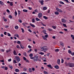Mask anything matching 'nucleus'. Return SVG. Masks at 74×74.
Returning <instances> with one entry per match:
<instances>
[{"mask_svg":"<svg viewBox=\"0 0 74 74\" xmlns=\"http://www.w3.org/2000/svg\"><path fill=\"white\" fill-rule=\"evenodd\" d=\"M18 22H20V23H22V20L21 19L19 20H18Z\"/></svg>","mask_w":74,"mask_h":74,"instance_id":"nucleus-58","label":"nucleus"},{"mask_svg":"<svg viewBox=\"0 0 74 74\" xmlns=\"http://www.w3.org/2000/svg\"><path fill=\"white\" fill-rule=\"evenodd\" d=\"M21 30H22V33H24V32H25V30H24V29H23V28H21Z\"/></svg>","mask_w":74,"mask_h":74,"instance_id":"nucleus-33","label":"nucleus"},{"mask_svg":"<svg viewBox=\"0 0 74 74\" xmlns=\"http://www.w3.org/2000/svg\"><path fill=\"white\" fill-rule=\"evenodd\" d=\"M54 68L56 69H58L59 68V66L58 65H56L54 66Z\"/></svg>","mask_w":74,"mask_h":74,"instance_id":"nucleus-15","label":"nucleus"},{"mask_svg":"<svg viewBox=\"0 0 74 74\" xmlns=\"http://www.w3.org/2000/svg\"><path fill=\"white\" fill-rule=\"evenodd\" d=\"M60 4H64L63 2L62 1H60Z\"/></svg>","mask_w":74,"mask_h":74,"instance_id":"nucleus-36","label":"nucleus"},{"mask_svg":"<svg viewBox=\"0 0 74 74\" xmlns=\"http://www.w3.org/2000/svg\"><path fill=\"white\" fill-rule=\"evenodd\" d=\"M9 18H12V16H11V15H10L9 16Z\"/></svg>","mask_w":74,"mask_h":74,"instance_id":"nucleus-48","label":"nucleus"},{"mask_svg":"<svg viewBox=\"0 0 74 74\" xmlns=\"http://www.w3.org/2000/svg\"><path fill=\"white\" fill-rule=\"evenodd\" d=\"M52 27L54 29H56V26H52Z\"/></svg>","mask_w":74,"mask_h":74,"instance_id":"nucleus-52","label":"nucleus"},{"mask_svg":"<svg viewBox=\"0 0 74 74\" xmlns=\"http://www.w3.org/2000/svg\"><path fill=\"white\" fill-rule=\"evenodd\" d=\"M64 31H65V32H67V29H64Z\"/></svg>","mask_w":74,"mask_h":74,"instance_id":"nucleus-59","label":"nucleus"},{"mask_svg":"<svg viewBox=\"0 0 74 74\" xmlns=\"http://www.w3.org/2000/svg\"><path fill=\"white\" fill-rule=\"evenodd\" d=\"M29 56L30 57H33V54L32 53H31L29 54Z\"/></svg>","mask_w":74,"mask_h":74,"instance_id":"nucleus-41","label":"nucleus"},{"mask_svg":"<svg viewBox=\"0 0 74 74\" xmlns=\"http://www.w3.org/2000/svg\"><path fill=\"white\" fill-rule=\"evenodd\" d=\"M63 25L64 27H67V26H66V25L64 24H63Z\"/></svg>","mask_w":74,"mask_h":74,"instance_id":"nucleus-39","label":"nucleus"},{"mask_svg":"<svg viewBox=\"0 0 74 74\" xmlns=\"http://www.w3.org/2000/svg\"><path fill=\"white\" fill-rule=\"evenodd\" d=\"M32 21L33 23H35V19H34V18H32Z\"/></svg>","mask_w":74,"mask_h":74,"instance_id":"nucleus-28","label":"nucleus"},{"mask_svg":"<svg viewBox=\"0 0 74 74\" xmlns=\"http://www.w3.org/2000/svg\"><path fill=\"white\" fill-rule=\"evenodd\" d=\"M56 10H57V11H58V12H63L62 10L58 8H56Z\"/></svg>","mask_w":74,"mask_h":74,"instance_id":"nucleus-6","label":"nucleus"},{"mask_svg":"<svg viewBox=\"0 0 74 74\" xmlns=\"http://www.w3.org/2000/svg\"><path fill=\"white\" fill-rule=\"evenodd\" d=\"M23 59L24 60H27L26 58L25 57H23Z\"/></svg>","mask_w":74,"mask_h":74,"instance_id":"nucleus-54","label":"nucleus"},{"mask_svg":"<svg viewBox=\"0 0 74 74\" xmlns=\"http://www.w3.org/2000/svg\"><path fill=\"white\" fill-rule=\"evenodd\" d=\"M0 4H1V5H4V3H3V1H0Z\"/></svg>","mask_w":74,"mask_h":74,"instance_id":"nucleus-17","label":"nucleus"},{"mask_svg":"<svg viewBox=\"0 0 74 74\" xmlns=\"http://www.w3.org/2000/svg\"><path fill=\"white\" fill-rule=\"evenodd\" d=\"M61 21L62 22H63V23H66V20L65 18L62 19L61 20Z\"/></svg>","mask_w":74,"mask_h":74,"instance_id":"nucleus-7","label":"nucleus"},{"mask_svg":"<svg viewBox=\"0 0 74 74\" xmlns=\"http://www.w3.org/2000/svg\"><path fill=\"white\" fill-rule=\"evenodd\" d=\"M48 37V35H45V37L46 38H47Z\"/></svg>","mask_w":74,"mask_h":74,"instance_id":"nucleus-47","label":"nucleus"},{"mask_svg":"<svg viewBox=\"0 0 74 74\" xmlns=\"http://www.w3.org/2000/svg\"><path fill=\"white\" fill-rule=\"evenodd\" d=\"M21 74H27L25 73L24 72L23 73H21Z\"/></svg>","mask_w":74,"mask_h":74,"instance_id":"nucleus-63","label":"nucleus"},{"mask_svg":"<svg viewBox=\"0 0 74 74\" xmlns=\"http://www.w3.org/2000/svg\"><path fill=\"white\" fill-rule=\"evenodd\" d=\"M43 72L45 74H48V73L46 71H44Z\"/></svg>","mask_w":74,"mask_h":74,"instance_id":"nucleus-40","label":"nucleus"},{"mask_svg":"<svg viewBox=\"0 0 74 74\" xmlns=\"http://www.w3.org/2000/svg\"><path fill=\"white\" fill-rule=\"evenodd\" d=\"M0 61L1 62H2L3 63H4V60H1Z\"/></svg>","mask_w":74,"mask_h":74,"instance_id":"nucleus-55","label":"nucleus"},{"mask_svg":"<svg viewBox=\"0 0 74 74\" xmlns=\"http://www.w3.org/2000/svg\"><path fill=\"white\" fill-rule=\"evenodd\" d=\"M13 62L14 63V64L15 63H16V60H13Z\"/></svg>","mask_w":74,"mask_h":74,"instance_id":"nucleus-38","label":"nucleus"},{"mask_svg":"<svg viewBox=\"0 0 74 74\" xmlns=\"http://www.w3.org/2000/svg\"><path fill=\"white\" fill-rule=\"evenodd\" d=\"M71 37L72 38V39H73V40H74V36L73 35H71Z\"/></svg>","mask_w":74,"mask_h":74,"instance_id":"nucleus-35","label":"nucleus"},{"mask_svg":"<svg viewBox=\"0 0 74 74\" xmlns=\"http://www.w3.org/2000/svg\"><path fill=\"white\" fill-rule=\"evenodd\" d=\"M23 12H27L28 11L27 10L24 9L23 10Z\"/></svg>","mask_w":74,"mask_h":74,"instance_id":"nucleus-18","label":"nucleus"},{"mask_svg":"<svg viewBox=\"0 0 74 74\" xmlns=\"http://www.w3.org/2000/svg\"><path fill=\"white\" fill-rule=\"evenodd\" d=\"M41 23L42 25V26H46V25H44V24H43V23Z\"/></svg>","mask_w":74,"mask_h":74,"instance_id":"nucleus-53","label":"nucleus"},{"mask_svg":"<svg viewBox=\"0 0 74 74\" xmlns=\"http://www.w3.org/2000/svg\"><path fill=\"white\" fill-rule=\"evenodd\" d=\"M17 43L18 44H21V42L20 41H18Z\"/></svg>","mask_w":74,"mask_h":74,"instance_id":"nucleus-50","label":"nucleus"},{"mask_svg":"<svg viewBox=\"0 0 74 74\" xmlns=\"http://www.w3.org/2000/svg\"><path fill=\"white\" fill-rule=\"evenodd\" d=\"M23 55L24 56H27V55L26 54V52H24L23 53Z\"/></svg>","mask_w":74,"mask_h":74,"instance_id":"nucleus-21","label":"nucleus"},{"mask_svg":"<svg viewBox=\"0 0 74 74\" xmlns=\"http://www.w3.org/2000/svg\"><path fill=\"white\" fill-rule=\"evenodd\" d=\"M13 53L14 55H17L16 53V51L15 50L14 51Z\"/></svg>","mask_w":74,"mask_h":74,"instance_id":"nucleus-23","label":"nucleus"},{"mask_svg":"<svg viewBox=\"0 0 74 74\" xmlns=\"http://www.w3.org/2000/svg\"><path fill=\"white\" fill-rule=\"evenodd\" d=\"M55 52H59V49H56L55 50Z\"/></svg>","mask_w":74,"mask_h":74,"instance_id":"nucleus-46","label":"nucleus"},{"mask_svg":"<svg viewBox=\"0 0 74 74\" xmlns=\"http://www.w3.org/2000/svg\"><path fill=\"white\" fill-rule=\"evenodd\" d=\"M28 71L29 72H30V73H32V70L31 68H29L28 69Z\"/></svg>","mask_w":74,"mask_h":74,"instance_id":"nucleus-22","label":"nucleus"},{"mask_svg":"<svg viewBox=\"0 0 74 74\" xmlns=\"http://www.w3.org/2000/svg\"><path fill=\"white\" fill-rule=\"evenodd\" d=\"M49 49L48 47L45 46L42 47L41 49V51H43L44 52H46V51H47Z\"/></svg>","mask_w":74,"mask_h":74,"instance_id":"nucleus-1","label":"nucleus"},{"mask_svg":"<svg viewBox=\"0 0 74 74\" xmlns=\"http://www.w3.org/2000/svg\"><path fill=\"white\" fill-rule=\"evenodd\" d=\"M10 5L11 6H12L13 5V2H11L10 3Z\"/></svg>","mask_w":74,"mask_h":74,"instance_id":"nucleus-31","label":"nucleus"},{"mask_svg":"<svg viewBox=\"0 0 74 74\" xmlns=\"http://www.w3.org/2000/svg\"><path fill=\"white\" fill-rule=\"evenodd\" d=\"M14 36H15L16 37H17L18 38H19V35H18V34H16L14 35Z\"/></svg>","mask_w":74,"mask_h":74,"instance_id":"nucleus-13","label":"nucleus"},{"mask_svg":"<svg viewBox=\"0 0 74 74\" xmlns=\"http://www.w3.org/2000/svg\"><path fill=\"white\" fill-rule=\"evenodd\" d=\"M43 18L45 19H48V17H47V16H43Z\"/></svg>","mask_w":74,"mask_h":74,"instance_id":"nucleus-25","label":"nucleus"},{"mask_svg":"<svg viewBox=\"0 0 74 74\" xmlns=\"http://www.w3.org/2000/svg\"><path fill=\"white\" fill-rule=\"evenodd\" d=\"M29 25L32 27H35V25H34L32 24V23H30Z\"/></svg>","mask_w":74,"mask_h":74,"instance_id":"nucleus-12","label":"nucleus"},{"mask_svg":"<svg viewBox=\"0 0 74 74\" xmlns=\"http://www.w3.org/2000/svg\"><path fill=\"white\" fill-rule=\"evenodd\" d=\"M15 58L16 59V61L18 62H20V61L21 60V59H20V58H19V57H18V56H15Z\"/></svg>","mask_w":74,"mask_h":74,"instance_id":"nucleus-4","label":"nucleus"},{"mask_svg":"<svg viewBox=\"0 0 74 74\" xmlns=\"http://www.w3.org/2000/svg\"><path fill=\"white\" fill-rule=\"evenodd\" d=\"M40 3L41 5H44V1L43 0L40 1Z\"/></svg>","mask_w":74,"mask_h":74,"instance_id":"nucleus-9","label":"nucleus"},{"mask_svg":"<svg viewBox=\"0 0 74 74\" xmlns=\"http://www.w3.org/2000/svg\"><path fill=\"white\" fill-rule=\"evenodd\" d=\"M36 21H40V19H38V18H36Z\"/></svg>","mask_w":74,"mask_h":74,"instance_id":"nucleus-26","label":"nucleus"},{"mask_svg":"<svg viewBox=\"0 0 74 74\" xmlns=\"http://www.w3.org/2000/svg\"><path fill=\"white\" fill-rule=\"evenodd\" d=\"M15 28L16 29H18L19 28V27L18 26H15Z\"/></svg>","mask_w":74,"mask_h":74,"instance_id":"nucleus-45","label":"nucleus"},{"mask_svg":"<svg viewBox=\"0 0 74 74\" xmlns=\"http://www.w3.org/2000/svg\"><path fill=\"white\" fill-rule=\"evenodd\" d=\"M68 53H70V54H71V53H72V52H71V51L70 50H68Z\"/></svg>","mask_w":74,"mask_h":74,"instance_id":"nucleus-34","label":"nucleus"},{"mask_svg":"<svg viewBox=\"0 0 74 74\" xmlns=\"http://www.w3.org/2000/svg\"><path fill=\"white\" fill-rule=\"evenodd\" d=\"M28 23H22V25L24 26H26V25H27Z\"/></svg>","mask_w":74,"mask_h":74,"instance_id":"nucleus-10","label":"nucleus"},{"mask_svg":"<svg viewBox=\"0 0 74 74\" xmlns=\"http://www.w3.org/2000/svg\"><path fill=\"white\" fill-rule=\"evenodd\" d=\"M28 48H29V49H30L32 48V47L30 45H29L28 46Z\"/></svg>","mask_w":74,"mask_h":74,"instance_id":"nucleus-57","label":"nucleus"},{"mask_svg":"<svg viewBox=\"0 0 74 74\" xmlns=\"http://www.w3.org/2000/svg\"><path fill=\"white\" fill-rule=\"evenodd\" d=\"M60 59H59L57 60V63H58V64L60 65Z\"/></svg>","mask_w":74,"mask_h":74,"instance_id":"nucleus-11","label":"nucleus"},{"mask_svg":"<svg viewBox=\"0 0 74 74\" xmlns=\"http://www.w3.org/2000/svg\"><path fill=\"white\" fill-rule=\"evenodd\" d=\"M61 63H63V62H64V60H63V58H62L61 59Z\"/></svg>","mask_w":74,"mask_h":74,"instance_id":"nucleus-42","label":"nucleus"},{"mask_svg":"<svg viewBox=\"0 0 74 74\" xmlns=\"http://www.w3.org/2000/svg\"><path fill=\"white\" fill-rule=\"evenodd\" d=\"M64 1H66V3H70V2H69V1L68 0H64Z\"/></svg>","mask_w":74,"mask_h":74,"instance_id":"nucleus-37","label":"nucleus"},{"mask_svg":"<svg viewBox=\"0 0 74 74\" xmlns=\"http://www.w3.org/2000/svg\"><path fill=\"white\" fill-rule=\"evenodd\" d=\"M5 70H8V68L7 67H5Z\"/></svg>","mask_w":74,"mask_h":74,"instance_id":"nucleus-61","label":"nucleus"},{"mask_svg":"<svg viewBox=\"0 0 74 74\" xmlns=\"http://www.w3.org/2000/svg\"><path fill=\"white\" fill-rule=\"evenodd\" d=\"M54 14H55V15H59V12H58L56 11L55 12Z\"/></svg>","mask_w":74,"mask_h":74,"instance_id":"nucleus-24","label":"nucleus"},{"mask_svg":"<svg viewBox=\"0 0 74 74\" xmlns=\"http://www.w3.org/2000/svg\"><path fill=\"white\" fill-rule=\"evenodd\" d=\"M71 55L73 56H74V52L72 53H71Z\"/></svg>","mask_w":74,"mask_h":74,"instance_id":"nucleus-62","label":"nucleus"},{"mask_svg":"<svg viewBox=\"0 0 74 74\" xmlns=\"http://www.w3.org/2000/svg\"><path fill=\"white\" fill-rule=\"evenodd\" d=\"M8 36H9V37H11V34H10L9 33H8L7 34Z\"/></svg>","mask_w":74,"mask_h":74,"instance_id":"nucleus-51","label":"nucleus"},{"mask_svg":"<svg viewBox=\"0 0 74 74\" xmlns=\"http://www.w3.org/2000/svg\"><path fill=\"white\" fill-rule=\"evenodd\" d=\"M60 45H62V46H64V44L63 42H61L60 43Z\"/></svg>","mask_w":74,"mask_h":74,"instance_id":"nucleus-30","label":"nucleus"},{"mask_svg":"<svg viewBox=\"0 0 74 74\" xmlns=\"http://www.w3.org/2000/svg\"><path fill=\"white\" fill-rule=\"evenodd\" d=\"M40 55H44V53L42 52H40Z\"/></svg>","mask_w":74,"mask_h":74,"instance_id":"nucleus-49","label":"nucleus"},{"mask_svg":"<svg viewBox=\"0 0 74 74\" xmlns=\"http://www.w3.org/2000/svg\"><path fill=\"white\" fill-rule=\"evenodd\" d=\"M43 9L44 10H46L47 9V8L46 7H44L43 8Z\"/></svg>","mask_w":74,"mask_h":74,"instance_id":"nucleus-32","label":"nucleus"},{"mask_svg":"<svg viewBox=\"0 0 74 74\" xmlns=\"http://www.w3.org/2000/svg\"><path fill=\"white\" fill-rule=\"evenodd\" d=\"M20 45L21 49H24V48H25V47H24L21 44Z\"/></svg>","mask_w":74,"mask_h":74,"instance_id":"nucleus-20","label":"nucleus"},{"mask_svg":"<svg viewBox=\"0 0 74 74\" xmlns=\"http://www.w3.org/2000/svg\"><path fill=\"white\" fill-rule=\"evenodd\" d=\"M65 64L67 66H69L70 67H74V64L73 63H69L68 64L65 63Z\"/></svg>","mask_w":74,"mask_h":74,"instance_id":"nucleus-3","label":"nucleus"},{"mask_svg":"<svg viewBox=\"0 0 74 74\" xmlns=\"http://www.w3.org/2000/svg\"><path fill=\"white\" fill-rule=\"evenodd\" d=\"M15 71H16V72H19V70L18 69H16Z\"/></svg>","mask_w":74,"mask_h":74,"instance_id":"nucleus-29","label":"nucleus"},{"mask_svg":"<svg viewBox=\"0 0 74 74\" xmlns=\"http://www.w3.org/2000/svg\"><path fill=\"white\" fill-rule=\"evenodd\" d=\"M42 13L41 12L39 13L38 15V17L39 18V19H41V18H42Z\"/></svg>","mask_w":74,"mask_h":74,"instance_id":"nucleus-5","label":"nucleus"},{"mask_svg":"<svg viewBox=\"0 0 74 74\" xmlns=\"http://www.w3.org/2000/svg\"><path fill=\"white\" fill-rule=\"evenodd\" d=\"M9 67L10 69L11 70H12V68H13L12 66L11 65H9Z\"/></svg>","mask_w":74,"mask_h":74,"instance_id":"nucleus-19","label":"nucleus"},{"mask_svg":"<svg viewBox=\"0 0 74 74\" xmlns=\"http://www.w3.org/2000/svg\"><path fill=\"white\" fill-rule=\"evenodd\" d=\"M16 48H17L19 49V48H20V47H19V45H17L16 46Z\"/></svg>","mask_w":74,"mask_h":74,"instance_id":"nucleus-60","label":"nucleus"},{"mask_svg":"<svg viewBox=\"0 0 74 74\" xmlns=\"http://www.w3.org/2000/svg\"><path fill=\"white\" fill-rule=\"evenodd\" d=\"M48 30L49 31H52V29H49V28L48 29Z\"/></svg>","mask_w":74,"mask_h":74,"instance_id":"nucleus-56","label":"nucleus"},{"mask_svg":"<svg viewBox=\"0 0 74 74\" xmlns=\"http://www.w3.org/2000/svg\"><path fill=\"white\" fill-rule=\"evenodd\" d=\"M26 70H27V69L26 68H24L23 69V71H26Z\"/></svg>","mask_w":74,"mask_h":74,"instance_id":"nucleus-27","label":"nucleus"},{"mask_svg":"<svg viewBox=\"0 0 74 74\" xmlns=\"http://www.w3.org/2000/svg\"><path fill=\"white\" fill-rule=\"evenodd\" d=\"M42 38H43V39L44 40H47V38H45V37L44 36H42Z\"/></svg>","mask_w":74,"mask_h":74,"instance_id":"nucleus-14","label":"nucleus"},{"mask_svg":"<svg viewBox=\"0 0 74 74\" xmlns=\"http://www.w3.org/2000/svg\"><path fill=\"white\" fill-rule=\"evenodd\" d=\"M72 42L74 44V40L73 39L71 40Z\"/></svg>","mask_w":74,"mask_h":74,"instance_id":"nucleus-64","label":"nucleus"},{"mask_svg":"<svg viewBox=\"0 0 74 74\" xmlns=\"http://www.w3.org/2000/svg\"><path fill=\"white\" fill-rule=\"evenodd\" d=\"M41 57H40V59H38V56H35L34 57V62H37L38 60V61H39L40 62H41Z\"/></svg>","mask_w":74,"mask_h":74,"instance_id":"nucleus-2","label":"nucleus"},{"mask_svg":"<svg viewBox=\"0 0 74 74\" xmlns=\"http://www.w3.org/2000/svg\"><path fill=\"white\" fill-rule=\"evenodd\" d=\"M47 66L48 67L50 68L51 69H53V67H52V66H51V65L50 64L47 65Z\"/></svg>","mask_w":74,"mask_h":74,"instance_id":"nucleus-8","label":"nucleus"},{"mask_svg":"<svg viewBox=\"0 0 74 74\" xmlns=\"http://www.w3.org/2000/svg\"><path fill=\"white\" fill-rule=\"evenodd\" d=\"M11 51V49H9L8 50H7L6 51V52H7V53H8V52H10Z\"/></svg>","mask_w":74,"mask_h":74,"instance_id":"nucleus-44","label":"nucleus"},{"mask_svg":"<svg viewBox=\"0 0 74 74\" xmlns=\"http://www.w3.org/2000/svg\"><path fill=\"white\" fill-rule=\"evenodd\" d=\"M43 32L45 34H47V33H46V30H43Z\"/></svg>","mask_w":74,"mask_h":74,"instance_id":"nucleus-16","label":"nucleus"},{"mask_svg":"<svg viewBox=\"0 0 74 74\" xmlns=\"http://www.w3.org/2000/svg\"><path fill=\"white\" fill-rule=\"evenodd\" d=\"M17 12H16V11H15V15L16 16V15H17Z\"/></svg>","mask_w":74,"mask_h":74,"instance_id":"nucleus-43","label":"nucleus"}]
</instances>
